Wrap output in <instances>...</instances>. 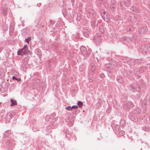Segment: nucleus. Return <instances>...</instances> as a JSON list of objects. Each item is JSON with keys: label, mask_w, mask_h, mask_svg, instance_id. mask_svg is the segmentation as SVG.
I'll return each instance as SVG.
<instances>
[{"label": "nucleus", "mask_w": 150, "mask_h": 150, "mask_svg": "<svg viewBox=\"0 0 150 150\" xmlns=\"http://www.w3.org/2000/svg\"><path fill=\"white\" fill-rule=\"evenodd\" d=\"M77 104L79 108H81L82 107L83 105V103L81 101H78Z\"/></svg>", "instance_id": "nucleus-4"}, {"label": "nucleus", "mask_w": 150, "mask_h": 150, "mask_svg": "<svg viewBox=\"0 0 150 150\" xmlns=\"http://www.w3.org/2000/svg\"><path fill=\"white\" fill-rule=\"evenodd\" d=\"M65 109L69 111H71L72 110L71 107L70 106H68V107H66L65 108Z\"/></svg>", "instance_id": "nucleus-6"}, {"label": "nucleus", "mask_w": 150, "mask_h": 150, "mask_svg": "<svg viewBox=\"0 0 150 150\" xmlns=\"http://www.w3.org/2000/svg\"><path fill=\"white\" fill-rule=\"evenodd\" d=\"M129 6V4H128L127 6Z\"/></svg>", "instance_id": "nucleus-12"}, {"label": "nucleus", "mask_w": 150, "mask_h": 150, "mask_svg": "<svg viewBox=\"0 0 150 150\" xmlns=\"http://www.w3.org/2000/svg\"><path fill=\"white\" fill-rule=\"evenodd\" d=\"M13 79H16V80H18V79H16L15 76H13Z\"/></svg>", "instance_id": "nucleus-9"}, {"label": "nucleus", "mask_w": 150, "mask_h": 150, "mask_svg": "<svg viewBox=\"0 0 150 150\" xmlns=\"http://www.w3.org/2000/svg\"><path fill=\"white\" fill-rule=\"evenodd\" d=\"M17 53H18V55H19V51H18L17 52Z\"/></svg>", "instance_id": "nucleus-10"}, {"label": "nucleus", "mask_w": 150, "mask_h": 150, "mask_svg": "<svg viewBox=\"0 0 150 150\" xmlns=\"http://www.w3.org/2000/svg\"><path fill=\"white\" fill-rule=\"evenodd\" d=\"M72 109H76L78 108V106L77 105H73L71 107Z\"/></svg>", "instance_id": "nucleus-7"}, {"label": "nucleus", "mask_w": 150, "mask_h": 150, "mask_svg": "<svg viewBox=\"0 0 150 150\" xmlns=\"http://www.w3.org/2000/svg\"><path fill=\"white\" fill-rule=\"evenodd\" d=\"M31 40L30 37H29L25 39V42H27L28 44L29 43V41Z\"/></svg>", "instance_id": "nucleus-5"}, {"label": "nucleus", "mask_w": 150, "mask_h": 150, "mask_svg": "<svg viewBox=\"0 0 150 150\" xmlns=\"http://www.w3.org/2000/svg\"><path fill=\"white\" fill-rule=\"evenodd\" d=\"M81 50H82V49H83V50H86V48H85L84 47H81Z\"/></svg>", "instance_id": "nucleus-8"}, {"label": "nucleus", "mask_w": 150, "mask_h": 150, "mask_svg": "<svg viewBox=\"0 0 150 150\" xmlns=\"http://www.w3.org/2000/svg\"><path fill=\"white\" fill-rule=\"evenodd\" d=\"M30 51L28 50L26 46H24L23 48L19 50V54L21 55L30 53Z\"/></svg>", "instance_id": "nucleus-1"}, {"label": "nucleus", "mask_w": 150, "mask_h": 150, "mask_svg": "<svg viewBox=\"0 0 150 150\" xmlns=\"http://www.w3.org/2000/svg\"><path fill=\"white\" fill-rule=\"evenodd\" d=\"M103 17L104 20H106L107 21L110 18L109 15L107 14L106 13L103 16Z\"/></svg>", "instance_id": "nucleus-2"}, {"label": "nucleus", "mask_w": 150, "mask_h": 150, "mask_svg": "<svg viewBox=\"0 0 150 150\" xmlns=\"http://www.w3.org/2000/svg\"><path fill=\"white\" fill-rule=\"evenodd\" d=\"M11 105L12 106L16 105L17 104L16 101L12 99L11 100Z\"/></svg>", "instance_id": "nucleus-3"}, {"label": "nucleus", "mask_w": 150, "mask_h": 150, "mask_svg": "<svg viewBox=\"0 0 150 150\" xmlns=\"http://www.w3.org/2000/svg\"><path fill=\"white\" fill-rule=\"evenodd\" d=\"M4 15H6V13H5H5H4Z\"/></svg>", "instance_id": "nucleus-11"}]
</instances>
